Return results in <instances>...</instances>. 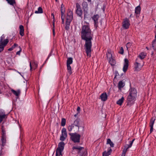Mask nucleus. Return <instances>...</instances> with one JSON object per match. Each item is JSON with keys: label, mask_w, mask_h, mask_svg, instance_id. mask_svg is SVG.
Masks as SVG:
<instances>
[{"label": "nucleus", "mask_w": 156, "mask_h": 156, "mask_svg": "<svg viewBox=\"0 0 156 156\" xmlns=\"http://www.w3.org/2000/svg\"><path fill=\"white\" fill-rule=\"evenodd\" d=\"M146 55L144 52H142L139 54L138 56V58L139 59L140 58V60L141 61H142V60L144 59Z\"/></svg>", "instance_id": "obj_19"}, {"label": "nucleus", "mask_w": 156, "mask_h": 156, "mask_svg": "<svg viewBox=\"0 0 156 156\" xmlns=\"http://www.w3.org/2000/svg\"><path fill=\"white\" fill-rule=\"evenodd\" d=\"M133 17V15L132 14H131L129 16L130 17Z\"/></svg>", "instance_id": "obj_60"}, {"label": "nucleus", "mask_w": 156, "mask_h": 156, "mask_svg": "<svg viewBox=\"0 0 156 156\" xmlns=\"http://www.w3.org/2000/svg\"><path fill=\"white\" fill-rule=\"evenodd\" d=\"M83 9L84 12L87 13L88 10V4L87 2H83L82 4Z\"/></svg>", "instance_id": "obj_16"}, {"label": "nucleus", "mask_w": 156, "mask_h": 156, "mask_svg": "<svg viewBox=\"0 0 156 156\" xmlns=\"http://www.w3.org/2000/svg\"><path fill=\"white\" fill-rule=\"evenodd\" d=\"M124 100V98L122 97L120 99H119L117 102V104L121 105Z\"/></svg>", "instance_id": "obj_26"}, {"label": "nucleus", "mask_w": 156, "mask_h": 156, "mask_svg": "<svg viewBox=\"0 0 156 156\" xmlns=\"http://www.w3.org/2000/svg\"><path fill=\"white\" fill-rule=\"evenodd\" d=\"M125 85V83L124 81H123L122 80L119 81L118 85L119 89V90H121L122 88Z\"/></svg>", "instance_id": "obj_17"}, {"label": "nucleus", "mask_w": 156, "mask_h": 156, "mask_svg": "<svg viewBox=\"0 0 156 156\" xmlns=\"http://www.w3.org/2000/svg\"><path fill=\"white\" fill-rule=\"evenodd\" d=\"M53 25V27H52V32H53V34L54 36H55V25H54V23H53L52 24Z\"/></svg>", "instance_id": "obj_39"}, {"label": "nucleus", "mask_w": 156, "mask_h": 156, "mask_svg": "<svg viewBox=\"0 0 156 156\" xmlns=\"http://www.w3.org/2000/svg\"><path fill=\"white\" fill-rule=\"evenodd\" d=\"M112 152V149L110 147H109L108 149V151H105L103 153V156H104L105 154H108V155H110Z\"/></svg>", "instance_id": "obj_20"}, {"label": "nucleus", "mask_w": 156, "mask_h": 156, "mask_svg": "<svg viewBox=\"0 0 156 156\" xmlns=\"http://www.w3.org/2000/svg\"><path fill=\"white\" fill-rule=\"evenodd\" d=\"M0 152L2 154V147L1 145L0 144Z\"/></svg>", "instance_id": "obj_56"}, {"label": "nucleus", "mask_w": 156, "mask_h": 156, "mask_svg": "<svg viewBox=\"0 0 156 156\" xmlns=\"http://www.w3.org/2000/svg\"><path fill=\"white\" fill-rule=\"evenodd\" d=\"M104 156H109L108 154H105Z\"/></svg>", "instance_id": "obj_64"}, {"label": "nucleus", "mask_w": 156, "mask_h": 156, "mask_svg": "<svg viewBox=\"0 0 156 156\" xmlns=\"http://www.w3.org/2000/svg\"><path fill=\"white\" fill-rule=\"evenodd\" d=\"M51 16H52L53 17V16H54V14H53V13H52V14H51Z\"/></svg>", "instance_id": "obj_62"}, {"label": "nucleus", "mask_w": 156, "mask_h": 156, "mask_svg": "<svg viewBox=\"0 0 156 156\" xmlns=\"http://www.w3.org/2000/svg\"><path fill=\"white\" fill-rule=\"evenodd\" d=\"M73 18V12L71 10L69 11L67 13L66 22L65 24V29L68 30L69 29L71 22Z\"/></svg>", "instance_id": "obj_3"}, {"label": "nucleus", "mask_w": 156, "mask_h": 156, "mask_svg": "<svg viewBox=\"0 0 156 156\" xmlns=\"http://www.w3.org/2000/svg\"><path fill=\"white\" fill-rule=\"evenodd\" d=\"M19 28L20 29V34L21 36H23L24 35V27L23 25H20V26Z\"/></svg>", "instance_id": "obj_21"}, {"label": "nucleus", "mask_w": 156, "mask_h": 156, "mask_svg": "<svg viewBox=\"0 0 156 156\" xmlns=\"http://www.w3.org/2000/svg\"><path fill=\"white\" fill-rule=\"evenodd\" d=\"M127 151L128 150H127L124 147V149H123V150H122V152L126 154V153Z\"/></svg>", "instance_id": "obj_44"}, {"label": "nucleus", "mask_w": 156, "mask_h": 156, "mask_svg": "<svg viewBox=\"0 0 156 156\" xmlns=\"http://www.w3.org/2000/svg\"><path fill=\"white\" fill-rule=\"evenodd\" d=\"M73 150H77V153L79 154H81L80 156H87V153L85 151L84 147H81L78 146H74L72 147Z\"/></svg>", "instance_id": "obj_6"}, {"label": "nucleus", "mask_w": 156, "mask_h": 156, "mask_svg": "<svg viewBox=\"0 0 156 156\" xmlns=\"http://www.w3.org/2000/svg\"><path fill=\"white\" fill-rule=\"evenodd\" d=\"M13 49V48H12V47L11 48H9V49H8V51H12Z\"/></svg>", "instance_id": "obj_53"}, {"label": "nucleus", "mask_w": 156, "mask_h": 156, "mask_svg": "<svg viewBox=\"0 0 156 156\" xmlns=\"http://www.w3.org/2000/svg\"><path fill=\"white\" fill-rule=\"evenodd\" d=\"M126 156V154L122 152V154L121 156Z\"/></svg>", "instance_id": "obj_58"}, {"label": "nucleus", "mask_w": 156, "mask_h": 156, "mask_svg": "<svg viewBox=\"0 0 156 156\" xmlns=\"http://www.w3.org/2000/svg\"><path fill=\"white\" fill-rule=\"evenodd\" d=\"M70 139L74 143H79L80 141V135L77 133H69Z\"/></svg>", "instance_id": "obj_4"}, {"label": "nucleus", "mask_w": 156, "mask_h": 156, "mask_svg": "<svg viewBox=\"0 0 156 156\" xmlns=\"http://www.w3.org/2000/svg\"><path fill=\"white\" fill-rule=\"evenodd\" d=\"M132 43L130 42H128L126 44V47L128 49V48H129L132 45Z\"/></svg>", "instance_id": "obj_41"}, {"label": "nucleus", "mask_w": 156, "mask_h": 156, "mask_svg": "<svg viewBox=\"0 0 156 156\" xmlns=\"http://www.w3.org/2000/svg\"><path fill=\"white\" fill-rule=\"evenodd\" d=\"M76 14L78 16L80 17H81L82 14V11L80 5L78 3L76 4Z\"/></svg>", "instance_id": "obj_11"}, {"label": "nucleus", "mask_w": 156, "mask_h": 156, "mask_svg": "<svg viewBox=\"0 0 156 156\" xmlns=\"http://www.w3.org/2000/svg\"><path fill=\"white\" fill-rule=\"evenodd\" d=\"M30 70H32V66L31 63H30Z\"/></svg>", "instance_id": "obj_59"}, {"label": "nucleus", "mask_w": 156, "mask_h": 156, "mask_svg": "<svg viewBox=\"0 0 156 156\" xmlns=\"http://www.w3.org/2000/svg\"><path fill=\"white\" fill-rule=\"evenodd\" d=\"M65 11V8L64 5L63 4H62L61 6V15H64Z\"/></svg>", "instance_id": "obj_27"}, {"label": "nucleus", "mask_w": 156, "mask_h": 156, "mask_svg": "<svg viewBox=\"0 0 156 156\" xmlns=\"http://www.w3.org/2000/svg\"><path fill=\"white\" fill-rule=\"evenodd\" d=\"M3 118H2L0 117V123L2 121L3 119Z\"/></svg>", "instance_id": "obj_57"}, {"label": "nucleus", "mask_w": 156, "mask_h": 156, "mask_svg": "<svg viewBox=\"0 0 156 156\" xmlns=\"http://www.w3.org/2000/svg\"><path fill=\"white\" fill-rule=\"evenodd\" d=\"M155 120V119L154 117H152L149 123L150 126H153Z\"/></svg>", "instance_id": "obj_31"}, {"label": "nucleus", "mask_w": 156, "mask_h": 156, "mask_svg": "<svg viewBox=\"0 0 156 156\" xmlns=\"http://www.w3.org/2000/svg\"><path fill=\"white\" fill-rule=\"evenodd\" d=\"M73 59L71 57H69L68 58L67 60V65H69L72 64L73 62Z\"/></svg>", "instance_id": "obj_30"}, {"label": "nucleus", "mask_w": 156, "mask_h": 156, "mask_svg": "<svg viewBox=\"0 0 156 156\" xmlns=\"http://www.w3.org/2000/svg\"><path fill=\"white\" fill-rule=\"evenodd\" d=\"M65 143L63 141L59 142L58 144V147L57 149L63 151L64 149Z\"/></svg>", "instance_id": "obj_15"}, {"label": "nucleus", "mask_w": 156, "mask_h": 156, "mask_svg": "<svg viewBox=\"0 0 156 156\" xmlns=\"http://www.w3.org/2000/svg\"><path fill=\"white\" fill-rule=\"evenodd\" d=\"M141 10L140 7V5L137 6L135 9V13L136 14V17H137L138 15L140 14Z\"/></svg>", "instance_id": "obj_18"}, {"label": "nucleus", "mask_w": 156, "mask_h": 156, "mask_svg": "<svg viewBox=\"0 0 156 156\" xmlns=\"http://www.w3.org/2000/svg\"><path fill=\"white\" fill-rule=\"evenodd\" d=\"M135 139H133L132 141H129V144H126L127 147H129V148L131 147L134 141L135 140Z\"/></svg>", "instance_id": "obj_37"}, {"label": "nucleus", "mask_w": 156, "mask_h": 156, "mask_svg": "<svg viewBox=\"0 0 156 156\" xmlns=\"http://www.w3.org/2000/svg\"><path fill=\"white\" fill-rule=\"evenodd\" d=\"M109 62L112 65H113L115 63V61L114 59H113L112 58L109 59Z\"/></svg>", "instance_id": "obj_38"}, {"label": "nucleus", "mask_w": 156, "mask_h": 156, "mask_svg": "<svg viewBox=\"0 0 156 156\" xmlns=\"http://www.w3.org/2000/svg\"><path fill=\"white\" fill-rule=\"evenodd\" d=\"M124 147L125 148H126L127 150H128V149H129V147H128L127 146H126V145H125L124 146Z\"/></svg>", "instance_id": "obj_55"}, {"label": "nucleus", "mask_w": 156, "mask_h": 156, "mask_svg": "<svg viewBox=\"0 0 156 156\" xmlns=\"http://www.w3.org/2000/svg\"><path fill=\"white\" fill-rule=\"evenodd\" d=\"M43 12L42 8L40 7V13H42Z\"/></svg>", "instance_id": "obj_47"}, {"label": "nucleus", "mask_w": 156, "mask_h": 156, "mask_svg": "<svg viewBox=\"0 0 156 156\" xmlns=\"http://www.w3.org/2000/svg\"><path fill=\"white\" fill-rule=\"evenodd\" d=\"M119 53L121 54H123L124 53V50L123 48L122 47H121L120 49V51H119Z\"/></svg>", "instance_id": "obj_43"}, {"label": "nucleus", "mask_w": 156, "mask_h": 156, "mask_svg": "<svg viewBox=\"0 0 156 156\" xmlns=\"http://www.w3.org/2000/svg\"><path fill=\"white\" fill-rule=\"evenodd\" d=\"M66 119H65L63 118L62 119L61 122V126H64L66 125Z\"/></svg>", "instance_id": "obj_35"}, {"label": "nucleus", "mask_w": 156, "mask_h": 156, "mask_svg": "<svg viewBox=\"0 0 156 156\" xmlns=\"http://www.w3.org/2000/svg\"><path fill=\"white\" fill-rule=\"evenodd\" d=\"M152 47L154 50H156V35H155V39L152 42Z\"/></svg>", "instance_id": "obj_28"}, {"label": "nucleus", "mask_w": 156, "mask_h": 156, "mask_svg": "<svg viewBox=\"0 0 156 156\" xmlns=\"http://www.w3.org/2000/svg\"><path fill=\"white\" fill-rule=\"evenodd\" d=\"M5 115L4 111L0 109V117L4 119L5 117Z\"/></svg>", "instance_id": "obj_33"}, {"label": "nucleus", "mask_w": 156, "mask_h": 156, "mask_svg": "<svg viewBox=\"0 0 156 156\" xmlns=\"http://www.w3.org/2000/svg\"><path fill=\"white\" fill-rule=\"evenodd\" d=\"M129 66V61L127 58H125L124 59V63L123 68V71L124 72H126L128 69Z\"/></svg>", "instance_id": "obj_13"}, {"label": "nucleus", "mask_w": 156, "mask_h": 156, "mask_svg": "<svg viewBox=\"0 0 156 156\" xmlns=\"http://www.w3.org/2000/svg\"><path fill=\"white\" fill-rule=\"evenodd\" d=\"M79 121L80 119L78 118H77L74 121L73 123L72 124L79 128Z\"/></svg>", "instance_id": "obj_24"}, {"label": "nucleus", "mask_w": 156, "mask_h": 156, "mask_svg": "<svg viewBox=\"0 0 156 156\" xmlns=\"http://www.w3.org/2000/svg\"><path fill=\"white\" fill-rule=\"evenodd\" d=\"M81 36V39L85 41L84 48L87 56L90 57L92 46V40H93V34L89 26L84 25L82 27Z\"/></svg>", "instance_id": "obj_1"}, {"label": "nucleus", "mask_w": 156, "mask_h": 156, "mask_svg": "<svg viewBox=\"0 0 156 156\" xmlns=\"http://www.w3.org/2000/svg\"><path fill=\"white\" fill-rule=\"evenodd\" d=\"M1 140L2 143V146H4L6 142V136L5 135H2Z\"/></svg>", "instance_id": "obj_23"}, {"label": "nucleus", "mask_w": 156, "mask_h": 156, "mask_svg": "<svg viewBox=\"0 0 156 156\" xmlns=\"http://www.w3.org/2000/svg\"><path fill=\"white\" fill-rule=\"evenodd\" d=\"M5 36L3 34L0 37V52L2 51L5 47L6 45L9 42L8 39H5Z\"/></svg>", "instance_id": "obj_5"}, {"label": "nucleus", "mask_w": 156, "mask_h": 156, "mask_svg": "<svg viewBox=\"0 0 156 156\" xmlns=\"http://www.w3.org/2000/svg\"><path fill=\"white\" fill-rule=\"evenodd\" d=\"M63 15H61V18L62 20V21H64V18L63 17Z\"/></svg>", "instance_id": "obj_52"}, {"label": "nucleus", "mask_w": 156, "mask_h": 156, "mask_svg": "<svg viewBox=\"0 0 156 156\" xmlns=\"http://www.w3.org/2000/svg\"><path fill=\"white\" fill-rule=\"evenodd\" d=\"M2 135H5V131L3 129H2Z\"/></svg>", "instance_id": "obj_48"}, {"label": "nucleus", "mask_w": 156, "mask_h": 156, "mask_svg": "<svg viewBox=\"0 0 156 156\" xmlns=\"http://www.w3.org/2000/svg\"><path fill=\"white\" fill-rule=\"evenodd\" d=\"M87 1L89 2H91V0H87Z\"/></svg>", "instance_id": "obj_63"}, {"label": "nucleus", "mask_w": 156, "mask_h": 156, "mask_svg": "<svg viewBox=\"0 0 156 156\" xmlns=\"http://www.w3.org/2000/svg\"><path fill=\"white\" fill-rule=\"evenodd\" d=\"M118 76H119V74L117 71H115V76L114 78V79L116 78V77Z\"/></svg>", "instance_id": "obj_42"}, {"label": "nucleus", "mask_w": 156, "mask_h": 156, "mask_svg": "<svg viewBox=\"0 0 156 156\" xmlns=\"http://www.w3.org/2000/svg\"><path fill=\"white\" fill-rule=\"evenodd\" d=\"M78 113H77L76 114H75V115H74V116H75V117H76V116H77V115H78Z\"/></svg>", "instance_id": "obj_61"}, {"label": "nucleus", "mask_w": 156, "mask_h": 156, "mask_svg": "<svg viewBox=\"0 0 156 156\" xmlns=\"http://www.w3.org/2000/svg\"><path fill=\"white\" fill-rule=\"evenodd\" d=\"M126 99V105L129 107L133 105L137 97V91L134 88L130 87L129 91Z\"/></svg>", "instance_id": "obj_2"}, {"label": "nucleus", "mask_w": 156, "mask_h": 156, "mask_svg": "<svg viewBox=\"0 0 156 156\" xmlns=\"http://www.w3.org/2000/svg\"><path fill=\"white\" fill-rule=\"evenodd\" d=\"M21 49L20 48V49L19 51H18L16 52V54L17 55H20V52L21 51Z\"/></svg>", "instance_id": "obj_50"}, {"label": "nucleus", "mask_w": 156, "mask_h": 156, "mask_svg": "<svg viewBox=\"0 0 156 156\" xmlns=\"http://www.w3.org/2000/svg\"><path fill=\"white\" fill-rule=\"evenodd\" d=\"M12 93L15 95L16 97H17V98H18L19 95H20V90H18L17 91H16L12 89Z\"/></svg>", "instance_id": "obj_22"}, {"label": "nucleus", "mask_w": 156, "mask_h": 156, "mask_svg": "<svg viewBox=\"0 0 156 156\" xmlns=\"http://www.w3.org/2000/svg\"><path fill=\"white\" fill-rule=\"evenodd\" d=\"M67 137V133L66 129L63 128L62 130V134L60 137V140L62 141H64Z\"/></svg>", "instance_id": "obj_10"}, {"label": "nucleus", "mask_w": 156, "mask_h": 156, "mask_svg": "<svg viewBox=\"0 0 156 156\" xmlns=\"http://www.w3.org/2000/svg\"><path fill=\"white\" fill-rule=\"evenodd\" d=\"M150 133H152L153 131V126H150Z\"/></svg>", "instance_id": "obj_46"}, {"label": "nucleus", "mask_w": 156, "mask_h": 156, "mask_svg": "<svg viewBox=\"0 0 156 156\" xmlns=\"http://www.w3.org/2000/svg\"><path fill=\"white\" fill-rule=\"evenodd\" d=\"M100 97L102 101H106L108 98L106 93V92L103 93L101 95Z\"/></svg>", "instance_id": "obj_14"}, {"label": "nucleus", "mask_w": 156, "mask_h": 156, "mask_svg": "<svg viewBox=\"0 0 156 156\" xmlns=\"http://www.w3.org/2000/svg\"><path fill=\"white\" fill-rule=\"evenodd\" d=\"M79 128L72 124L69 125L67 127L68 130L70 132L73 131L74 132H77L79 131Z\"/></svg>", "instance_id": "obj_9"}, {"label": "nucleus", "mask_w": 156, "mask_h": 156, "mask_svg": "<svg viewBox=\"0 0 156 156\" xmlns=\"http://www.w3.org/2000/svg\"><path fill=\"white\" fill-rule=\"evenodd\" d=\"M92 18L94 21V26L97 28L98 25V20L99 18V16L98 14L95 15H94Z\"/></svg>", "instance_id": "obj_12"}, {"label": "nucleus", "mask_w": 156, "mask_h": 156, "mask_svg": "<svg viewBox=\"0 0 156 156\" xmlns=\"http://www.w3.org/2000/svg\"><path fill=\"white\" fill-rule=\"evenodd\" d=\"M67 69L68 70V72L69 75H71L72 73V71H71V67L69 65H67Z\"/></svg>", "instance_id": "obj_34"}, {"label": "nucleus", "mask_w": 156, "mask_h": 156, "mask_svg": "<svg viewBox=\"0 0 156 156\" xmlns=\"http://www.w3.org/2000/svg\"><path fill=\"white\" fill-rule=\"evenodd\" d=\"M80 108L79 107H78L77 109V113H80Z\"/></svg>", "instance_id": "obj_45"}, {"label": "nucleus", "mask_w": 156, "mask_h": 156, "mask_svg": "<svg viewBox=\"0 0 156 156\" xmlns=\"http://www.w3.org/2000/svg\"><path fill=\"white\" fill-rule=\"evenodd\" d=\"M122 24V27L123 29H128L130 25V21L129 19L127 18H126L123 19Z\"/></svg>", "instance_id": "obj_8"}, {"label": "nucleus", "mask_w": 156, "mask_h": 156, "mask_svg": "<svg viewBox=\"0 0 156 156\" xmlns=\"http://www.w3.org/2000/svg\"><path fill=\"white\" fill-rule=\"evenodd\" d=\"M107 58L109 59V60L110 58H112V55L111 52L108 51L106 53V54Z\"/></svg>", "instance_id": "obj_36"}, {"label": "nucleus", "mask_w": 156, "mask_h": 156, "mask_svg": "<svg viewBox=\"0 0 156 156\" xmlns=\"http://www.w3.org/2000/svg\"><path fill=\"white\" fill-rule=\"evenodd\" d=\"M53 23H55V17H54V16H53Z\"/></svg>", "instance_id": "obj_54"}, {"label": "nucleus", "mask_w": 156, "mask_h": 156, "mask_svg": "<svg viewBox=\"0 0 156 156\" xmlns=\"http://www.w3.org/2000/svg\"><path fill=\"white\" fill-rule=\"evenodd\" d=\"M106 144H109L112 147H114V144L111 141L110 139H107Z\"/></svg>", "instance_id": "obj_25"}, {"label": "nucleus", "mask_w": 156, "mask_h": 156, "mask_svg": "<svg viewBox=\"0 0 156 156\" xmlns=\"http://www.w3.org/2000/svg\"><path fill=\"white\" fill-rule=\"evenodd\" d=\"M51 52L50 53V54H49L47 59H46V61H45L43 65H42V66L41 67V68L43 66V65H44V63L46 62L49 59V58L51 56Z\"/></svg>", "instance_id": "obj_40"}, {"label": "nucleus", "mask_w": 156, "mask_h": 156, "mask_svg": "<svg viewBox=\"0 0 156 156\" xmlns=\"http://www.w3.org/2000/svg\"><path fill=\"white\" fill-rule=\"evenodd\" d=\"M35 13H39V7L38 8L37 10V11H36L35 12Z\"/></svg>", "instance_id": "obj_51"}, {"label": "nucleus", "mask_w": 156, "mask_h": 156, "mask_svg": "<svg viewBox=\"0 0 156 156\" xmlns=\"http://www.w3.org/2000/svg\"><path fill=\"white\" fill-rule=\"evenodd\" d=\"M62 151H63L57 149L56 151V156L62 155Z\"/></svg>", "instance_id": "obj_29"}, {"label": "nucleus", "mask_w": 156, "mask_h": 156, "mask_svg": "<svg viewBox=\"0 0 156 156\" xmlns=\"http://www.w3.org/2000/svg\"><path fill=\"white\" fill-rule=\"evenodd\" d=\"M134 71H139L141 70L142 68L144 65V63L143 61H141L138 58H136V62L134 64Z\"/></svg>", "instance_id": "obj_7"}, {"label": "nucleus", "mask_w": 156, "mask_h": 156, "mask_svg": "<svg viewBox=\"0 0 156 156\" xmlns=\"http://www.w3.org/2000/svg\"><path fill=\"white\" fill-rule=\"evenodd\" d=\"M8 3L11 5H13L16 3L15 0H6Z\"/></svg>", "instance_id": "obj_32"}, {"label": "nucleus", "mask_w": 156, "mask_h": 156, "mask_svg": "<svg viewBox=\"0 0 156 156\" xmlns=\"http://www.w3.org/2000/svg\"><path fill=\"white\" fill-rule=\"evenodd\" d=\"M18 46L17 44L15 43L14 44V45L12 46L13 48H14L15 47Z\"/></svg>", "instance_id": "obj_49"}]
</instances>
